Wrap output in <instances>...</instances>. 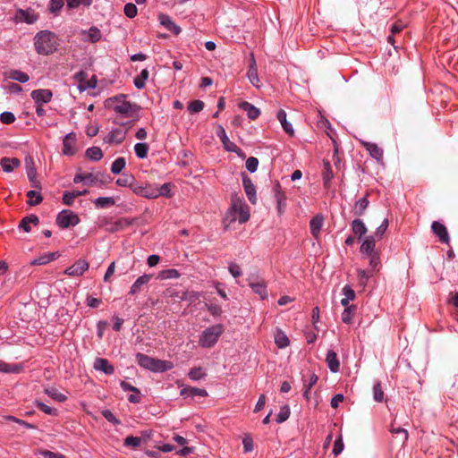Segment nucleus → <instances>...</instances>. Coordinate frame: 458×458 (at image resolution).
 I'll list each match as a JSON object with an SVG mask.
<instances>
[{
    "instance_id": "f257e3e1",
    "label": "nucleus",
    "mask_w": 458,
    "mask_h": 458,
    "mask_svg": "<svg viewBox=\"0 0 458 458\" xmlns=\"http://www.w3.org/2000/svg\"><path fill=\"white\" fill-rule=\"evenodd\" d=\"M105 107L121 118L137 119L140 111L139 106L127 100L125 95H117L107 98L105 101Z\"/></svg>"
},
{
    "instance_id": "f03ea898",
    "label": "nucleus",
    "mask_w": 458,
    "mask_h": 458,
    "mask_svg": "<svg viewBox=\"0 0 458 458\" xmlns=\"http://www.w3.org/2000/svg\"><path fill=\"white\" fill-rule=\"evenodd\" d=\"M250 219V208L240 198L233 197L230 208L227 210L224 218L225 229H229L231 225L236 221L244 224Z\"/></svg>"
},
{
    "instance_id": "7ed1b4c3",
    "label": "nucleus",
    "mask_w": 458,
    "mask_h": 458,
    "mask_svg": "<svg viewBox=\"0 0 458 458\" xmlns=\"http://www.w3.org/2000/svg\"><path fill=\"white\" fill-rule=\"evenodd\" d=\"M59 46L58 38L51 31L42 30L34 37V47L38 54L48 55L55 53Z\"/></svg>"
},
{
    "instance_id": "20e7f679",
    "label": "nucleus",
    "mask_w": 458,
    "mask_h": 458,
    "mask_svg": "<svg viewBox=\"0 0 458 458\" xmlns=\"http://www.w3.org/2000/svg\"><path fill=\"white\" fill-rule=\"evenodd\" d=\"M136 360L140 367L153 372H165L174 368L172 361L155 359L142 353L136 355Z\"/></svg>"
},
{
    "instance_id": "39448f33",
    "label": "nucleus",
    "mask_w": 458,
    "mask_h": 458,
    "mask_svg": "<svg viewBox=\"0 0 458 458\" xmlns=\"http://www.w3.org/2000/svg\"><path fill=\"white\" fill-rule=\"evenodd\" d=\"M224 333V327L221 324L207 327L199 335V344L203 348L213 347Z\"/></svg>"
},
{
    "instance_id": "423d86ee",
    "label": "nucleus",
    "mask_w": 458,
    "mask_h": 458,
    "mask_svg": "<svg viewBox=\"0 0 458 458\" xmlns=\"http://www.w3.org/2000/svg\"><path fill=\"white\" fill-rule=\"evenodd\" d=\"M79 222L80 218L77 214L69 209L61 211L56 217V224L63 229L70 226H75Z\"/></svg>"
},
{
    "instance_id": "0eeeda50",
    "label": "nucleus",
    "mask_w": 458,
    "mask_h": 458,
    "mask_svg": "<svg viewBox=\"0 0 458 458\" xmlns=\"http://www.w3.org/2000/svg\"><path fill=\"white\" fill-rule=\"evenodd\" d=\"M73 79L78 83V89L81 92L89 89H95L97 87V77L92 75L89 79L87 72L83 71L76 72L73 76Z\"/></svg>"
},
{
    "instance_id": "6e6552de",
    "label": "nucleus",
    "mask_w": 458,
    "mask_h": 458,
    "mask_svg": "<svg viewBox=\"0 0 458 458\" xmlns=\"http://www.w3.org/2000/svg\"><path fill=\"white\" fill-rule=\"evenodd\" d=\"M216 135L221 140L225 150H227L229 152H234L239 157H244V154L242 153V151L233 142H232L229 140L223 126H221V125L216 126Z\"/></svg>"
},
{
    "instance_id": "1a4fd4ad",
    "label": "nucleus",
    "mask_w": 458,
    "mask_h": 458,
    "mask_svg": "<svg viewBox=\"0 0 458 458\" xmlns=\"http://www.w3.org/2000/svg\"><path fill=\"white\" fill-rule=\"evenodd\" d=\"M126 135L127 130L122 128H114L106 135L103 141L109 145H119L123 142Z\"/></svg>"
},
{
    "instance_id": "9d476101",
    "label": "nucleus",
    "mask_w": 458,
    "mask_h": 458,
    "mask_svg": "<svg viewBox=\"0 0 458 458\" xmlns=\"http://www.w3.org/2000/svg\"><path fill=\"white\" fill-rule=\"evenodd\" d=\"M133 193L142 196L147 199H157L158 198L157 193V184H145L140 185L138 184L135 185V187L132 188Z\"/></svg>"
},
{
    "instance_id": "9b49d317",
    "label": "nucleus",
    "mask_w": 458,
    "mask_h": 458,
    "mask_svg": "<svg viewBox=\"0 0 458 458\" xmlns=\"http://www.w3.org/2000/svg\"><path fill=\"white\" fill-rule=\"evenodd\" d=\"M77 151V137L73 132L68 133L63 140L62 152L65 156H73Z\"/></svg>"
},
{
    "instance_id": "f8f14e48",
    "label": "nucleus",
    "mask_w": 458,
    "mask_h": 458,
    "mask_svg": "<svg viewBox=\"0 0 458 458\" xmlns=\"http://www.w3.org/2000/svg\"><path fill=\"white\" fill-rule=\"evenodd\" d=\"M274 199L276 202V209L278 215L281 216L285 211L286 207V195L284 191L282 190L279 183H276L273 187Z\"/></svg>"
},
{
    "instance_id": "ddd939ff",
    "label": "nucleus",
    "mask_w": 458,
    "mask_h": 458,
    "mask_svg": "<svg viewBox=\"0 0 458 458\" xmlns=\"http://www.w3.org/2000/svg\"><path fill=\"white\" fill-rule=\"evenodd\" d=\"M81 36L82 41L89 43H97L102 38L101 30L96 26L81 30Z\"/></svg>"
},
{
    "instance_id": "4468645a",
    "label": "nucleus",
    "mask_w": 458,
    "mask_h": 458,
    "mask_svg": "<svg viewBox=\"0 0 458 458\" xmlns=\"http://www.w3.org/2000/svg\"><path fill=\"white\" fill-rule=\"evenodd\" d=\"M89 263L84 259H79L72 266L64 270V274L70 276H81L89 269Z\"/></svg>"
},
{
    "instance_id": "2eb2a0df",
    "label": "nucleus",
    "mask_w": 458,
    "mask_h": 458,
    "mask_svg": "<svg viewBox=\"0 0 458 458\" xmlns=\"http://www.w3.org/2000/svg\"><path fill=\"white\" fill-rule=\"evenodd\" d=\"M38 16L31 10L20 9L15 13V20L19 22L32 24L37 21Z\"/></svg>"
},
{
    "instance_id": "dca6fc26",
    "label": "nucleus",
    "mask_w": 458,
    "mask_h": 458,
    "mask_svg": "<svg viewBox=\"0 0 458 458\" xmlns=\"http://www.w3.org/2000/svg\"><path fill=\"white\" fill-rule=\"evenodd\" d=\"M53 94L47 89H36L31 92V98L36 104H45L51 101Z\"/></svg>"
},
{
    "instance_id": "f3484780",
    "label": "nucleus",
    "mask_w": 458,
    "mask_h": 458,
    "mask_svg": "<svg viewBox=\"0 0 458 458\" xmlns=\"http://www.w3.org/2000/svg\"><path fill=\"white\" fill-rule=\"evenodd\" d=\"M247 76H248L249 81H250V83L253 86H255L256 88L260 87V81H259V78L258 75L256 60H255L253 55H250V66H249V70L247 72Z\"/></svg>"
},
{
    "instance_id": "a211bd4d",
    "label": "nucleus",
    "mask_w": 458,
    "mask_h": 458,
    "mask_svg": "<svg viewBox=\"0 0 458 458\" xmlns=\"http://www.w3.org/2000/svg\"><path fill=\"white\" fill-rule=\"evenodd\" d=\"M158 20L162 26L173 32L174 35H179L181 33V28L175 24L168 15L160 13L158 15Z\"/></svg>"
},
{
    "instance_id": "6ab92c4d",
    "label": "nucleus",
    "mask_w": 458,
    "mask_h": 458,
    "mask_svg": "<svg viewBox=\"0 0 458 458\" xmlns=\"http://www.w3.org/2000/svg\"><path fill=\"white\" fill-rule=\"evenodd\" d=\"M360 143L373 158L377 159V161H381L383 159V149L377 144L364 140L360 141Z\"/></svg>"
},
{
    "instance_id": "aec40b11",
    "label": "nucleus",
    "mask_w": 458,
    "mask_h": 458,
    "mask_svg": "<svg viewBox=\"0 0 458 458\" xmlns=\"http://www.w3.org/2000/svg\"><path fill=\"white\" fill-rule=\"evenodd\" d=\"M274 341L279 349L286 348L290 345V339L286 334L280 328H276L274 333Z\"/></svg>"
},
{
    "instance_id": "412c9836",
    "label": "nucleus",
    "mask_w": 458,
    "mask_h": 458,
    "mask_svg": "<svg viewBox=\"0 0 458 458\" xmlns=\"http://www.w3.org/2000/svg\"><path fill=\"white\" fill-rule=\"evenodd\" d=\"M152 276L151 275H142L139 276L136 281L132 284L130 289V293L134 295L138 293H140L142 289V287L148 284V282L151 280Z\"/></svg>"
},
{
    "instance_id": "4be33fe9",
    "label": "nucleus",
    "mask_w": 458,
    "mask_h": 458,
    "mask_svg": "<svg viewBox=\"0 0 458 458\" xmlns=\"http://www.w3.org/2000/svg\"><path fill=\"white\" fill-rule=\"evenodd\" d=\"M242 182H243L245 193H246L249 200L252 204H255L257 201V196H256V189H255L254 184L252 183L251 180L247 176H243Z\"/></svg>"
},
{
    "instance_id": "5701e85b",
    "label": "nucleus",
    "mask_w": 458,
    "mask_h": 458,
    "mask_svg": "<svg viewBox=\"0 0 458 458\" xmlns=\"http://www.w3.org/2000/svg\"><path fill=\"white\" fill-rule=\"evenodd\" d=\"M133 224V220L128 217H122L116 220L115 222L112 223L110 226L106 228V230L110 233H114L117 231H121L125 229L126 227L130 226Z\"/></svg>"
},
{
    "instance_id": "b1692460",
    "label": "nucleus",
    "mask_w": 458,
    "mask_h": 458,
    "mask_svg": "<svg viewBox=\"0 0 458 458\" xmlns=\"http://www.w3.org/2000/svg\"><path fill=\"white\" fill-rule=\"evenodd\" d=\"M60 256L61 254L58 251L44 253L33 259L31 265H46L57 259Z\"/></svg>"
},
{
    "instance_id": "393cba45",
    "label": "nucleus",
    "mask_w": 458,
    "mask_h": 458,
    "mask_svg": "<svg viewBox=\"0 0 458 458\" xmlns=\"http://www.w3.org/2000/svg\"><path fill=\"white\" fill-rule=\"evenodd\" d=\"M376 240L375 236L369 235L364 238L362 244L360 246V252L363 256L377 252L375 250Z\"/></svg>"
},
{
    "instance_id": "a878e982",
    "label": "nucleus",
    "mask_w": 458,
    "mask_h": 458,
    "mask_svg": "<svg viewBox=\"0 0 458 458\" xmlns=\"http://www.w3.org/2000/svg\"><path fill=\"white\" fill-rule=\"evenodd\" d=\"M181 395L184 398L194 397V396H202L205 397L208 395V392L205 389L193 387V386H186L183 387L181 392Z\"/></svg>"
},
{
    "instance_id": "bb28decb",
    "label": "nucleus",
    "mask_w": 458,
    "mask_h": 458,
    "mask_svg": "<svg viewBox=\"0 0 458 458\" xmlns=\"http://www.w3.org/2000/svg\"><path fill=\"white\" fill-rule=\"evenodd\" d=\"M239 107L245 111L248 117L251 120L257 119L260 114V110L247 101L241 102Z\"/></svg>"
},
{
    "instance_id": "cd10ccee",
    "label": "nucleus",
    "mask_w": 458,
    "mask_h": 458,
    "mask_svg": "<svg viewBox=\"0 0 458 458\" xmlns=\"http://www.w3.org/2000/svg\"><path fill=\"white\" fill-rule=\"evenodd\" d=\"M0 165L5 173H11L21 165V161L16 157H4L1 159Z\"/></svg>"
},
{
    "instance_id": "c85d7f7f",
    "label": "nucleus",
    "mask_w": 458,
    "mask_h": 458,
    "mask_svg": "<svg viewBox=\"0 0 458 458\" xmlns=\"http://www.w3.org/2000/svg\"><path fill=\"white\" fill-rule=\"evenodd\" d=\"M252 291L257 293L261 299H266L267 296V285L263 280H256L250 283Z\"/></svg>"
},
{
    "instance_id": "c756f323",
    "label": "nucleus",
    "mask_w": 458,
    "mask_h": 458,
    "mask_svg": "<svg viewBox=\"0 0 458 458\" xmlns=\"http://www.w3.org/2000/svg\"><path fill=\"white\" fill-rule=\"evenodd\" d=\"M94 369L103 371L105 374L111 375L114 373V367L108 362L107 360L98 358L94 362Z\"/></svg>"
},
{
    "instance_id": "7c9ffc66",
    "label": "nucleus",
    "mask_w": 458,
    "mask_h": 458,
    "mask_svg": "<svg viewBox=\"0 0 458 458\" xmlns=\"http://www.w3.org/2000/svg\"><path fill=\"white\" fill-rule=\"evenodd\" d=\"M432 230L439 237L441 242L445 243L449 242V235L446 227L444 225L438 222H434L432 224Z\"/></svg>"
},
{
    "instance_id": "2f4dec72",
    "label": "nucleus",
    "mask_w": 458,
    "mask_h": 458,
    "mask_svg": "<svg viewBox=\"0 0 458 458\" xmlns=\"http://www.w3.org/2000/svg\"><path fill=\"white\" fill-rule=\"evenodd\" d=\"M27 175L35 188L38 187L39 182L37 180V171L31 159H26Z\"/></svg>"
},
{
    "instance_id": "473e14b6",
    "label": "nucleus",
    "mask_w": 458,
    "mask_h": 458,
    "mask_svg": "<svg viewBox=\"0 0 458 458\" xmlns=\"http://www.w3.org/2000/svg\"><path fill=\"white\" fill-rule=\"evenodd\" d=\"M277 119L279 120L284 131L288 133L290 136L294 135V130L293 125L286 119V113L284 110L281 109L277 113Z\"/></svg>"
},
{
    "instance_id": "72a5a7b5",
    "label": "nucleus",
    "mask_w": 458,
    "mask_h": 458,
    "mask_svg": "<svg viewBox=\"0 0 458 458\" xmlns=\"http://www.w3.org/2000/svg\"><path fill=\"white\" fill-rule=\"evenodd\" d=\"M323 217L321 216H314L310 223V233L315 238H318L321 228L323 226Z\"/></svg>"
},
{
    "instance_id": "f704fd0d",
    "label": "nucleus",
    "mask_w": 458,
    "mask_h": 458,
    "mask_svg": "<svg viewBox=\"0 0 458 458\" xmlns=\"http://www.w3.org/2000/svg\"><path fill=\"white\" fill-rule=\"evenodd\" d=\"M326 362L332 372L335 373L339 370L340 363L337 359V355L334 351H329L327 352Z\"/></svg>"
},
{
    "instance_id": "c9c22d12",
    "label": "nucleus",
    "mask_w": 458,
    "mask_h": 458,
    "mask_svg": "<svg viewBox=\"0 0 458 458\" xmlns=\"http://www.w3.org/2000/svg\"><path fill=\"white\" fill-rule=\"evenodd\" d=\"M352 229L353 233L359 238L363 237L368 232L365 224L360 219H355L352 221Z\"/></svg>"
},
{
    "instance_id": "e433bc0d",
    "label": "nucleus",
    "mask_w": 458,
    "mask_h": 458,
    "mask_svg": "<svg viewBox=\"0 0 458 458\" xmlns=\"http://www.w3.org/2000/svg\"><path fill=\"white\" fill-rule=\"evenodd\" d=\"M44 392L55 402L64 403L67 400V396L55 387H47Z\"/></svg>"
},
{
    "instance_id": "4c0bfd02",
    "label": "nucleus",
    "mask_w": 458,
    "mask_h": 458,
    "mask_svg": "<svg viewBox=\"0 0 458 458\" xmlns=\"http://www.w3.org/2000/svg\"><path fill=\"white\" fill-rule=\"evenodd\" d=\"M39 220L38 217L35 215H30V216L24 217L20 223V228L24 230L26 233L30 232V224L37 225Z\"/></svg>"
},
{
    "instance_id": "58836bf2",
    "label": "nucleus",
    "mask_w": 458,
    "mask_h": 458,
    "mask_svg": "<svg viewBox=\"0 0 458 458\" xmlns=\"http://www.w3.org/2000/svg\"><path fill=\"white\" fill-rule=\"evenodd\" d=\"M7 78L20 82H27L30 79L29 75L20 70H12L6 73Z\"/></svg>"
},
{
    "instance_id": "ea45409f",
    "label": "nucleus",
    "mask_w": 458,
    "mask_h": 458,
    "mask_svg": "<svg viewBox=\"0 0 458 458\" xmlns=\"http://www.w3.org/2000/svg\"><path fill=\"white\" fill-rule=\"evenodd\" d=\"M116 184L122 187H130L131 190L137 183L131 174H126L116 180Z\"/></svg>"
},
{
    "instance_id": "a19ab883",
    "label": "nucleus",
    "mask_w": 458,
    "mask_h": 458,
    "mask_svg": "<svg viewBox=\"0 0 458 458\" xmlns=\"http://www.w3.org/2000/svg\"><path fill=\"white\" fill-rule=\"evenodd\" d=\"M343 293L344 297L341 300V304L344 307H351L349 302L355 299V292L349 285H345L343 288Z\"/></svg>"
},
{
    "instance_id": "79ce46f5",
    "label": "nucleus",
    "mask_w": 458,
    "mask_h": 458,
    "mask_svg": "<svg viewBox=\"0 0 458 458\" xmlns=\"http://www.w3.org/2000/svg\"><path fill=\"white\" fill-rule=\"evenodd\" d=\"M22 367L19 364H10L0 360V371L4 373H19Z\"/></svg>"
},
{
    "instance_id": "37998d69",
    "label": "nucleus",
    "mask_w": 458,
    "mask_h": 458,
    "mask_svg": "<svg viewBox=\"0 0 458 458\" xmlns=\"http://www.w3.org/2000/svg\"><path fill=\"white\" fill-rule=\"evenodd\" d=\"M344 308L345 309L344 310V311L341 315L342 321L345 324H351L352 322V318L354 317L356 308H355V306L344 307Z\"/></svg>"
},
{
    "instance_id": "c03bdc74",
    "label": "nucleus",
    "mask_w": 458,
    "mask_h": 458,
    "mask_svg": "<svg viewBox=\"0 0 458 458\" xmlns=\"http://www.w3.org/2000/svg\"><path fill=\"white\" fill-rule=\"evenodd\" d=\"M180 276L178 270L174 268L165 269L158 273L157 278L160 280L175 279Z\"/></svg>"
},
{
    "instance_id": "a18cd8bd",
    "label": "nucleus",
    "mask_w": 458,
    "mask_h": 458,
    "mask_svg": "<svg viewBox=\"0 0 458 458\" xmlns=\"http://www.w3.org/2000/svg\"><path fill=\"white\" fill-rule=\"evenodd\" d=\"M333 177L334 173L332 171L330 163L328 161H324L323 181L326 187H328Z\"/></svg>"
},
{
    "instance_id": "49530a36",
    "label": "nucleus",
    "mask_w": 458,
    "mask_h": 458,
    "mask_svg": "<svg viewBox=\"0 0 458 458\" xmlns=\"http://www.w3.org/2000/svg\"><path fill=\"white\" fill-rule=\"evenodd\" d=\"M86 157L90 160L98 161L103 157V152L98 147H91L86 150Z\"/></svg>"
},
{
    "instance_id": "de8ad7c7",
    "label": "nucleus",
    "mask_w": 458,
    "mask_h": 458,
    "mask_svg": "<svg viewBox=\"0 0 458 458\" xmlns=\"http://www.w3.org/2000/svg\"><path fill=\"white\" fill-rule=\"evenodd\" d=\"M369 206V200L366 198L360 199L354 206L353 211L356 216H362Z\"/></svg>"
},
{
    "instance_id": "09e8293b",
    "label": "nucleus",
    "mask_w": 458,
    "mask_h": 458,
    "mask_svg": "<svg viewBox=\"0 0 458 458\" xmlns=\"http://www.w3.org/2000/svg\"><path fill=\"white\" fill-rule=\"evenodd\" d=\"M149 147L147 143H137L134 146V151L139 158H146L148 153Z\"/></svg>"
},
{
    "instance_id": "8fccbe9b",
    "label": "nucleus",
    "mask_w": 458,
    "mask_h": 458,
    "mask_svg": "<svg viewBox=\"0 0 458 458\" xmlns=\"http://www.w3.org/2000/svg\"><path fill=\"white\" fill-rule=\"evenodd\" d=\"M98 208H107L112 207L115 204V200L112 197H99L94 201Z\"/></svg>"
},
{
    "instance_id": "3c124183",
    "label": "nucleus",
    "mask_w": 458,
    "mask_h": 458,
    "mask_svg": "<svg viewBox=\"0 0 458 458\" xmlns=\"http://www.w3.org/2000/svg\"><path fill=\"white\" fill-rule=\"evenodd\" d=\"M189 377L193 381H198L206 377V372L203 368H192L188 374Z\"/></svg>"
},
{
    "instance_id": "603ef678",
    "label": "nucleus",
    "mask_w": 458,
    "mask_h": 458,
    "mask_svg": "<svg viewBox=\"0 0 458 458\" xmlns=\"http://www.w3.org/2000/svg\"><path fill=\"white\" fill-rule=\"evenodd\" d=\"M65 1H66L67 8H69V9H75V8H79L81 6L89 7L92 3V0H65Z\"/></svg>"
},
{
    "instance_id": "864d4df0",
    "label": "nucleus",
    "mask_w": 458,
    "mask_h": 458,
    "mask_svg": "<svg viewBox=\"0 0 458 458\" xmlns=\"http://www.w3.org/2000/svg\"><path fill=\"white\" fill-rule=\"evenodd\" d=\"M148 78V71L144 69L140 74L134 79V85L137 89H142L145 86V82Z\"/></svg>"
},
{
    "instance_id": "5fc2aeb1",
    "label": "nucleus",
    "mask_w": 458,
    "mask_h": 458,
    "mask_svg": "<svg viewBox=\"0 0 458 458\" xmlns=\"http://www.w3.org/2000/svg\"><path fill=\"white\" fill-rule=\"evenodd\" d=\"M126 162L124 157H118L116 158L112 165H111V171L113 174H117L122 172V170L125 167Z\"/></svg>"
},
{
    "instance_id": "6e6d98bb",
    "label": "nucleus",
    "mask_w": 458,
    "mask_h": 458,
    "mask_svg": "<svg viewBox=\"0 0 458 458\" xmlns=\"http://www.w3.org/2000/svg\"><path fill=\"white\" fill-rule=\"evenodd\" d=\"M87 192V191H72V192H65L64 194V197H63V200H64V203L65 205H72L73 200L82 195V194H85Z\"/></svg>"
},
{
    "instance_id": "4d7b16f0",
    "label": "nucleus",
    "mask_w": 458,
    "mask_h": 458,
    "mask_svg": "<svg viewBox=\"0 0 458 458\" xmlns=\"http://www.w3.org/2000/svg\"><path fill=\"white\" fill-rule=\"evenodd\" d=\"M290 407L288 405H284L280 408L279 413L276 416V422L283 423L288 420L290 417Z\"/></svg>"
},
{
    "instance_id": "13d9d810",
    "label": "nucleus",
    "mask_w": 458,
    "mask_h": 458,
    "mask_svg": "<svg viewBox=\"0 0 458 458\" xmlns=\"http://www.w3.org/2000/svg\"><path fill=\"white\" fill-rule=\"evenodd\" d=\"M27 197L29 198L28 203L31 206L38 205L42 201V196L37 191H28Z\"/></svg>"
},
{
    "instance_id": "bf43d9fd",
    "label": "nucleus",
    "mask_w": 458,
    "mask_h": 458,
    "mask_svg": "<svg viewBox=\"0 0 458 458\" xmlns=\"http://www.w3.org/2000/svg\"><path fill=\"white\" fill-rule=\"evenodd\" d=\"M36 406L46 414L56 416L58 414L57 410L55 408H52L45 403H43L40 401H36L35 403Z\"/></svg>"
},
{
    "instance_id": "052dcab7",
    "label": "nucleus",
    "mask_w": 458,
    "mask_h": 458,
    "mask_svg": "<svg viewBox=\"0 0 458 458\" xmlns=\"http://www.w3.org/2000/svg\"><path fill=\"white\" fill-rule=\"evenodd\" d=\"M364 258L369 259V266L373 269H376L379 266V264H380L379 254H378L377 251L374 252V253H370V254L365 255Z\"/></svg>"
},
{
    "instance_id": "680f3d73",
    "label": "nucleus",
    "mask_w": 458,
    "mask_h": 458,
    "mask_svg": "<svg viewBox=\"0 0 458 458\" xmlns=\"http://www.w3.org/2000/svg\"><path fill=\"white\" fill-rule=\"evenodd\" d=\"M157 193H158V197L170 198L172 196L170 183H164L162 185H157Z\"/></svg>"
},
{
    "instance_id": "e2e57ef3",
    "label": "nucleus",
    "mask_w": 458,
    "mask_h": 458,
    "mask_svg": "<svg viewBox=\"0 0 458 458\" xmlns=\"http://www.w3.org/2000/svg\"><path fill=\"white\" fill-rule=\"evenodd\" d=\"M124 14L128 18H134L138 13V9L134 4L128 3L125 4L123 8Z\"/></svg>"
},
{
    "instance_id": "0e129e2a",
    "label": "nucleus",
    "mask_w": 458,
    "mask_h": 458,
    "mask_svg": "<svg viewBox=\"0 0 458 458\" xmlns=\"http://www.w3.org/2000/svg\"><path fill=\"white\" fill-rule=\"evenodd\" d=\"M204 107V103L200 100H193L188 106V110L194 114L200 112Z\"/></svg>"
},
{
    "instance_id": "69168bd1",
    "label": "nucleus",
    "mask_w": 458,
    "mask_h": 458,
    "mask_svg": "<svg viewBox=\"0 0 458 458\" xmlns=\"http://www.w3.org/2000/svg\"><path fill=\"white\" fill-rule=\"evenodd\" d=\"M374 400L381 403L384 400V391L379 383H377L373 387Z\"/></svg>"
},
{
    "instance_id": "338daca9",
    "label": "nucleus",
    "mask_w": 458,
    "mask_h": 458,
    "mask_svg": "<svg viewBox=\"0 0 458 458\" xmlns=\"http://www.w3.org/2000/svg\"><path fill=\"white\" fill-rule=\"evenodd\" d=\"M357 273H358V278H359L360 284L361 285L365 286L367 284L369 277L371 276L369 272H368L364 269H358Z\"/></svg>"
},
{
    "instance_id": "774afa93",
    "label": "nucleus",
    "mask_w": 458,
    "mask_h": 458,
    "mask_svg": "<svg viewBox=\"0 0 458 458\" xmlns=\"http://www.w3.org/2000/svg\"><path fill=\"white\" fill-rule=\"evenodd\" d=\"M259 165V160L256 157H250L246 160V168L250 172H256Z\"/></svg>"
}]
</instances>
